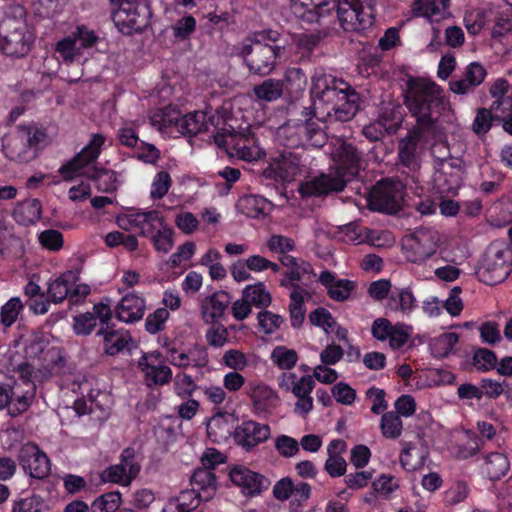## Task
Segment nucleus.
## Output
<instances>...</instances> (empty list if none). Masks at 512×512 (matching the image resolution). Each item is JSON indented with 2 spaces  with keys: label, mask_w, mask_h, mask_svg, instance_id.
<instances>
[{
  "label": "nucleus",
  "mask_w": 512,
  "mask_h": 512,
  "mask_svg": "<svg viewBox=\"0 0 512 512\" xmlns=\"http://www.w3.org/2000/svg\"><path fill=\"white\" fill-rule=\"evenodd\" d=\"M275 448L283 457H292L299 452V443L290 436L281 435L275 441Z\"/></svg>",
  "instance_id": "obj_63"
},
{
  "label": "nucleus",
  "mask_w": 512,
  "mask_h": 512,
  "mask_svg": "<svg viewBox=\"0 0 512 512\" xmlns=\"http://www.w3.org/2000/svg\"><path fill=\"white\" fill-rule=\"evenodd\" d=\"M283 322L284 319L282 316L274 314L271 311L265 310L258 313V324L265 334H272L280 328Z\"/></svg>",
  "instance_id": "obj_55"
},
{
  "label": "nucleus",
  "mask_w": 512,
  "mask_h": 512,
  "mask_svg": "<svg viewBox=\"0 0 512 512\" xmlns=\"http://www.w3.org/2000/svg\"><path fill=\"white\" fill-rule=\"evenodd\" d=\"M304 295L306 294L298 291H291L290 293L289 313L291 325L294 328H299L305 319Z\"/></svg>",
  "instance_id": "obj_42"
},
{
  "label": "nucleus",
  "mask_w": 512,
  "mask_h": 512,
  "mask_svg": "<svg viewBox=\"0 0 512 512\" xmlns=\"http://www.w3.org/2000/svg\"><path fill=\"white\" fill-rule=\"evenodd\" d=\"M209 325L210 327L205 333V339L207 343L214 348L223 347L228 342V329L224 325L217 322Z\"/></svg>",
  "instance_id": "obj_49"
},
{
  "label": "nucleus",
  "mask_w": 512,
  "mask_h": 512,
  "mask_svg": "<svg viewBox=\"0 0 512 512\" xmlns=\"http://www.w3.org/2000/svg\"><path fill=\"white\" fill-rule=\"evenodd\" d=\"M172 235V229L167 226L162 217V225L157 224L156 232L151 237L155 249L159 252L168 253L174 244Z\"/></svg>",
  "instance_id": "obj_43"
},
{
  "label": "nucleus",
  "mask_w": 512,
  "mask_h": 512,
  "mask_svg": "<svg viewBox=\"0 0 512 512\" xmlns=\"http://www.w3.org/2000/svg\"><path fill=\"white\" fill-rule=\"evenodd\" d=\"M332 394L337 402L344 405H351L356 398V391L344 382L337 383L332 388Z\"/></svg>",
  "instance_id": "obj_64"
},
{
  "label": "nucleus",
  "mask_w": 512,
  "mask_h": 512,
  "mask_svg": "<svg viewBox=\"0 0 512 512\" xmlns=\"http://www.w3.org/2000/svg\"><path fill=\"white\" fill-rule=\"evenodd\" d=\"M144 311V299L136 294H127L117 305L115 313L118 320L133 323L142 319Z\"/></svg>",
  "instance_id": "obj_27"
},
{
  "label": "nucleus",
  "mask_w": 512,
  "mask_h": 512,
  "mask_svg": "<svg viewBox=\"0 0 512 512\" xmlns=\"http://www.w3.org/2000/svg\"><path fill=\"white\" fill-rule=\"evenodd\" d=\"M254 95L257 99L265 102H273L283 95V83L277 79H266L261 84L255 85L253 88Z\"/></svg>",
  "instance_id": "obj_39"
},
{
  "label": "nucleus",
  "mask_w": 512,
  "mask_h": 512,
  "mask_svg": "<svg viewBox=\"0 0 512 512\" xmlns=\"http://www.w3.org/2000/svg\"><path fill=\"white\" fill-rule=\"evenodd\" d=\"M243 297L258 308H266L272 302L269 291L266 290L263 283L259 282L254 285H248L243 290Z\"/></svg>",
  "instance_id": "obj_40"
},
{
  "label": "nucleus",
  "mask_w": 512,
  "mask_h": 512,
  "mask_svg": "<svg viewBox=\"0 0 512 512\" xmlns=\"http://www.w3.org/2000/svg\"><path fill=\"white\" fill-rule=\"evenodd\" d=\"M105 142V137L102 134H93L90 142L70 161L62 165L59 169V173L63 176V179L70 181L79 173V171L92 162H94Z\"/></svg>",
  "instance_id": "obj_14"
},
{
  "label": "nucleus",
  "mask_w": 512,
  "mask_h": 512,
  "mask_svg": "<svg viewBox=\"0 0 512 512\" xmlns=\"http://www.w3.org/2000/svg\"><path fill=\"white\" fill-rule=\"evenodd\" d=\"M403 193L404 187L401 182L380 181L371 192L370 205L376 211L394 214L401 208Z\"/></svg>",
  "instance_id": "obj_10"
},
{
  "label": "nucleus",
  "mask_w": 512,
  "mask_h": 512,
  "mask_svg": "<svg viewBox=\"0 0 512 512\" xmlns=\"http://www.w3.org/2000/svg\"><path fill=\"white\" fill-rule=\"evenodd\" d=\"M230 304V295L225 291H217L201 301L202 319L206 324H213L221 319Z\"/></svg>",
  "instance_id": "obj_22"
},
{
  "label": "nucleus",
  "mask_w": 512,
  "mask_h": 512,
  "mask_svg": "<svg viewBox=\"0 0 512 512\" xmlns=\"http://www.w3.org/2000/svg\"><path fill=\"white\" fill-rule=\"evenodd\" d=\"M87 176L95 180L97 189L100 191L112 192L116 189V176L112 171L94 169L91 174L87 173Z\"/></svg>",
  "instance_id": "obj_50"
},
{
  "label": "nucleus",
  "mask_w": 512,
  "mask_h": 512,
  "mask_svg": "<svg viewBox=\"0 0 512 512\" xmlns=\"http://www.w3.org/2000/svg\"><path fill=\"white\" fill-rule=\"evenodd\" d=\"M96 327V317L91 312H86L74 317L73 328L77 335H89Z\"/></svg>",
  "instance_id": "obj_59"
},
{
  "label": "nucleus",
  "mask_w": 512,
  "mask_h": 512,
  "mask_svg": "<svg viewBox=\"0 0 512 512\" xmlns=\"http://www.w3.org/2000/svg\"><path fill=\"white\" fill-rule=\"evenodd\" d=\"M277 142L290 149L304 145L320 148L326 143L325 132L313 121H288L278 127L276 131Z\"/></svg>",
  "instance_id": "obj_5"
},
{
  "label": "nucleus",
  "mask_w": 512,
  "mask_h": 512,
  "mask_svg": "<svg viewBox=\"0 0 512 512\" xmlns=\"http://www.w3.org/2000/svg\"><path fill=\"white\" fill-rule=\"evenodd\" d=\"M35 36L29 29L23 7L14 8V15H6L0 23V52L11 59L26 57Z\"/></svg>",
  "instance_id": "obj_4"
},
{
  "label": "nucleus",
  "mask_w": 512,
  "mask_h": 512,
  "mask_svg": "<svg viewBox=\"0 0 512 512\" xmlns=\"http://www.w3.org/2000/svg\"><path fill=\"white\" fill-rule=\"evenodd\" d=\"M101 337L103 352L109 356H114L125 349H130L132 337L129 331L125 329H115L114 326L107 325L102 327L96 333Z\"/></svg>",
  "instance_id": "obj_17"
},
{
  "label": "nucleus",
  "mask_w": 512,
  "mask_h": 512,
  "mask_svg": "<svg viewBox=\"0 0 512 512\" xmlns=\"http://www.w3.org/2000/svg\"><path fill=\"white\" fill-rule=\"evenodd\" d=\"M330 0H290L292 13L309 22L317 21L330 13Z\"/></svg>",
  "instance_id": "obj_23"
},
{
  "label": "nucleus",
  "mask_w": 512,
  "mask_h": 512,
  "mask_svg": "<svg viewBox=\"0 0 512 512\" xmlns=\"http://www.w3.org/2000/svg\"><path fill=\"white\" fill-rule=\"evenodd\" d=\"M43 502L40 496L29 495L14 502L12 512H41Z\"/></svg>",
  "instance_id": "obj_62"
},
{
  "label": "nucleus",
  "mask_w": 512,
  "mask_h": 512,
  "mask_svg": "<svg viewBox=\"0 0 512 512\" xmlns=\"http://www.w3.org/2000/svg\"><path fill=\"white\" fill-rule=\"evenodd\" d=\"M283 83V93L286 92L287 96L296 101L300 99L307 87V77L304 71L298 67H290L286 70Z\"/></svg>",
  "instance_id": "obj_28"
},
{
  "label": "nucleus",
  "mask_w": 512,
  "mask_h": 512,
  "mask_svg": "<svg viewBox=\"0 0 512 512\" xmlns=\"http://www.w3.org/2000/svg\"><path fill=\"white\" fill-rule=\"evenodd\" d=\"M269 436L270 427L255 421L243 422L235 430V441L247 449L266 441Z\"/></svg>",
  "instance_id": "obj_19"
},
{
  "label": "nucleus",
  "mask_w": 512,
  "mask_h": 512,
  "mask_svg": "<svg viewBox=\"0 0 512 512\" xmlns=\"http://www.w3.org/2000/svg\"><path fill=\"white\" fill-rule=\"evenodd\" d=\"M120 228L124 230L139 229L141 236H148L153 233L157 224L162 225V216L156 210L128 214L117 219Z\"/></svg>",
  "instance_id": "obj_16"
},
{
  "label": "nucleus",
  "mask_w": 512,
  "mask_h": 512,
  "mask_svg": "<svg viewBox=\"0 0 512 512\" xmlns=\"http://www.w3.org/2000/svg\"><path fill=\"white\" fill-rule=\"evenodd\" d=\"M56 52L66 63H72L82 55L81 47L76 43L75 37L69 36L63 38L56 44Z\"/></svg>",
  "instance_id": "obj_45"
},
{
  "label": "nucleus",
  "mask_w": 512,
  "mask_h": 512,
  "mask_svg": "<svg viewBox=\"0 0 512 512\" xmlns=\"http://www.w3.org/2000/svg\"><path fill=\"white\" fill-rule=\"evenodd\" d=\"M309 320L313 325L323 328L327 333L334 331V328L336 327V321L331 313L322 307L312 311L309 315Z\"/></svg>",
  "instance_id": "obj_54"
},
{
  "label": "nucleus",
  "mask_w": 512,
  "mask_h": 512,
  "mask_svg": "<svg viewBox=\"0 0 512 512\" xmlns=\"http://www.w3.org/2000/svg\"><path fill=\"white\" fill-rule=\"evenodd\" d=\"M310 496L311 486L306 482L299 481L294 483L293 493H291L290 496V504L294 509H298L307 503Z\"/></svg>",
  "instance_id": "obj_61"
},
{
  "label": "nucleus",
  "mask_w": 512,
  "mask_h": 512,
  "mask_svg": "<svg viewBox=\"0 0 512 512\" xmlns=\"http://www.w3.org/2000/svg\"><path fill=\"white\" fill-rule=\"evenodd\" d=\"M231 481L242 489L246 495L259 494L267 488V480L259 473L243 466H236L229 473Z\"/></svg>",
  "instance_id": "obj_18"
},
{
  "label": "nucleus",
  "mask_w": 512,
  "mask_h": 512,
  "mask_svg": "<svg viewBox=\"0 0 512 512\" xmlns=\"http://www.w3.org/2000/svg\"><path fill=\"white\" fill-rule=\"evenodd\" d=\"M320 283L327 288L329 297L335 301H346L356 285L348 279L336 280L335 274L329 270L323 271L319 276Z\"/></svg>",
  "instance_id": "obj_25"
},
{
  "label": "nucleus",
  "mask_w": 512,
  "mask_h": 512,
  "mask_svg": "<svg viewBox=\"0 0 512 512\" xmlns=\"http://www.w3.org/2000/svg\"><path fill=\"white\" fill-rule=\"evenodd\" d=\"M263 34H257L253 38H247L239 51L250 73L267 76L275 68L276 59L281 47L262 43Z\"/></svg>",
  "instance_id": "obj_6"
},
{
  "label": "nucleus",
  "mask_w": 512,
  "mask_h": 512,
  "mask_svg": "<svg viewBox=\"0 0 512 512\" xmlns=\"http://www.w3.org/2000/svg\"><path fill=\"white\" fill-rule=\"evenodd\" d=\"M277 175L284 181H291L301 174L304 168L302 156L291 150H283L275 159Z\"/></svg>",
  "instance_id": "obj_24"
},
{
  "label": "nucleus",
  "mask_w": 512,
  "mask_h": 512,
  "mask_svg": "<svg viewBox=\"0 0 512 512\" xmlns=\"http://www.w3.org/2000/svg\"><path fill=\"white\" fill-rule=\"evenodd\" d=\"M411 248L415 252V258L412 260L415 263L425 261L435 254L439 236L434 230L420 229L415 231L411 237Z\"/></svg>",
  "instance_id": "obj_21"
},
{
  "label": "nucleus",
  "mask_w": 512,
  "mask_h": 512,
  "mask_svg": "<svg viewBox=\"0 0 512 512\" xmlns=\"http://www.w3.org/2000/svg\"><path fill=\"white\" fill-rule=\"evenodd\" d=\"M428 455L429 452L425 446L409 443L400 455V462L405 470L417 471L424 466Z\"/></svg>",
  "instance_id": "obj_33"
},
{
  "label": "nucleus",
  "mask_w": 512,
  "mask_h": 512,
  "mask_svg": "<svg viewBox=\"0 0 512 512\" xmlns=\"http://www.w3.org/2000/svg\"><path fill=\"white\" fill-rule=\"evenodd\" d=\"M23 310V304L19 297H12L2 307L0 311V320L5 327L12 326L20 312Z\"/></svg>",
  "instance_id": "obj_48"
},
{
  "label": "nucleus",
  "mask_w": 512,
  "mask_h": 512,
  "mask_svg": "<svg viewBox=\"0 0 512 512\" xmlns=\"http://www.w3.org/2000/svg\"><path fill=\"white\" fill-rule=\"evenodd\" d=\"M449 2L450 0H415L413 11L417 16L443 17L448 10Z\"/></svg>",
  "instance_id": "obj_38"
},
{
  "label": "nucleus",
  "mask_w": 512,
  "mask_h": 512,
  "mask_svg": "<svg viewBox=\"0 0 512 512\" xmlns=\"http://www.w3.org/2000/svg\"><path fill=\"white\" fill-rule=\"evenodd\" d=\"M207 130L206 114L202 111L180 115L178 131L183 135H196Z\"/></svg>",
  "instance_id": "obj_36"
},
{
  "label": "nucleus",
  "mask_w": 512,
  "mask_h": 512,
  "mask_svg": "<svg viewBox=\"0 0 512 512\" xmlns=\"http://www.w3.org/2000/svg\"><path fill=\"white\" fill-rule=\"evenodd\" d=\"M380 427L384 437L397 439L402 432V421L399 415L389 411L382 415Z\"/></svg>",
  "instance_id": "obj_46"
},
{
  "label": "nucleus",
  "mask_w": 512,
  "mask_h": 512,
  "mask_svg": "<svg viewBox=\"0 0 512 512\" xmlns=\"http://www.w3.org/2000/svg\"><path fill=\"white\" fill-rule=\"evenodd\" d=\"M329 8L336 9L340 26L347 32L364 31L373 24L371 0L330 1Z\"/></svg>",
  "instance_id": "obj_7"
},
{
  "label": "nucleus",
  "mask_w": 512,
  "mask_h": 512,
  "mask_svg": "<svg viewBox=\"0 0 512 512\" xmlns=\"http://www.w3.org/2000/svg\"><path fill=\"white\" fill-rule=\"evenodd\" d=\"M248 396L251 398L255 411L259 414L268 413L279 403L277 393L264 384H249Z\"/></svg>",
  "instance_id": "obj_26"
},
{
  "label": "nucleus",
  "mask_w": 512,
  "mask_h": 512,
  "mask_svg": "<svg viewBox=\"0 0 512 512\" xmlns=\"http://www.w3.org/2000/svg\"><path fill=\"white\" fill-rule=\"evenodd\" d=\"M152 12L148 0L125 3L112 13L115 25L123 33L141 32L150 24Z\"/></svg>",
  "instance_id": "obj_9"
},
{
  "label": "nucleus",
  "mask_w": 512,
  "mask_h": 512,
  "mask_svg": "<svg viewBox=\"0 0 512 512\" xmlns=\"http://www.w3.org/2000/svg\"><path fill=\"white\" fill-rule=\"evenodd\" d=\"M180 111L172 106L155 111L150 116V123L163 133L178 131Z\"/></svg>",
  "instance_id": "obj_31"
},
{
  "label": "nucleus",
  "mask_w": 512,
  "mask_h": 512,
  "mask_svg": "<svg viewBox=\"0 0 512 512\" xmlns=\"http://www.w3.org/2000/svg\"><path fill=\"white\" fill-rule=\"evenodd\" d=\"M510 463L503 453L493 452L486 456L484 471L491 480H499L509 471Z\"/></svg>",
  "instance_id": "obj_37"
},
{
  "label": "nucleus",
  "mask_w": 512,
  "mask_h": 512,
  "mask_svg": "<svg viewBox=\"0 0 512 512\" xmlns=\"http://www.w3.org/2000/svg\"><path fill=\"white\" fill-rule=\"evenodd\" d=\"M310 93L317 118L327 122L350 121L363 102L348 82L321 68L316 69L311 77Z\"/></svg>",
  "instance_id": "obj_1"
},
{
  "label": "nucleus",
  "mask_w": 512,
  "mask_h": 512,
  "mask_svg": "<svg viewBox=\"0 0 512 512\" xmlns=\"http://www.w3.org/2000/svg\"><path fill=\"white\" fill-rule=\"evenodd\" d=\"M191 485L204 501H208L215 495L216 477L211 468L204 466L195 470L191 477Z\"/></svg>",
  "instance_id": "obj_30"
},
{
  "label": "nucleus",
  "mask_w": 512,
  "mask_h": 512,
  "mask_svg": "<svg viewBox=\"0 0 512 512\" xmlns=\"http://www.w3.org/2000/svg\"><path fill=\"white\" fill-rule=\"evenodd\" d=\"M121 494L111 491L97 497L91 504L92 512H115L121 505Z\"/></svg>",
  "instance_id": "obj_41"
},
{
  "label": "nucleus",
  "mask_w": 512,
  "mask_h": 512,
  "mask_svg": "<svg viewBox=\"0 0 512 512\" xmlns=\"http://www.w3.org/2000/svg\"><path fill=\"white\" fill-rule=\"evenodd\" d=\"M70 287L68 281L61 276L51 282L48 286L47 294L49 301L53 303H61L64 299H69Z\"/></svg>",
  "instance_id": "obj_52"
},
{
  "label": "nucleus",
  "mask_w": 512,
  "mask_h": 512,
  "mask_svg": "<svg viewBox=\"0 0 512 512\" xmlns=\"http://www.w3.org/2000/svg\"><path fill=\"white\" fill-rule=\"evenodd\" d=\"M510 257L508 249L499 244L490 245L476 269L478 279L487 285L503 282L512 270Z\"/></svg>",
  "instance_id": "obj_8"
},
{
  "label": "nucleus",
  "mask_w": 512,
  "mask_h": 512,
  "mask_svg": "<svg viewBox=\"0 0 512 512\" xmlns=\"http://www.w3.org/2000/svg\"><path fill=\"white\" fill-rule=\"evenodd\" d=\"M405 105L416 119L413 127L433 132L444 106L442 89L435 82L410 78L405 92Z\"/></svg>",
  "instance_id": "obj_3"
},
{
  "label": "nucleus",
  "mask_w": 512,
  "mask_h": 512,
  "mask_svg": "<svg viewBox=\"0 0 512 512\" xmlns=\"http://www.w3.org/2000/svg\"><path fill=\"white\" fill-rule=\"evenodd\" d=\"M497 357L491 350L480 348L473 356V365L480 371H488L495 367Z\"/></svg>",
  "instance_id": "obj_56"
},
{
  "label": "nucleus",
  "mask_w": 512,
  "mask_h": 512,
  "mask_svg": "<svg viewBox=\"0 0 512 512\" xmlns=\"http://www.w3.org/2000/svg\"><path fill=\"white\" fill-rule=\"evenodd\" d=\"M169 317V312L166 308H158L152 314H149L145 321L146 330L155 334L164 328V324Z\"/></svg>",
  "instance_id": "obj_58"
},
{
  "label": "nucleus",
  "mask_w": 512,
  "mask_h": 512,
  "mask_svg": "<svg viewBox=\"0 0 512 512\" xmlns=\"http://www.w3.org/2000/svg\"><path fill=\"white\" fill-rule=\"evenodd\" d=\"M18 462L24 472L32 478L43 479L51 471L47 455L34 443L23 444L18 452Z\"/></svg>",
  "instance_id": "obj_13"
},
{
  "label": "nucleus",
  "mask_w": 512,
  "mask_h": 512,
  "mask_svg": "<svg viewBox=\"0 0 512 512\" xmlns=\"http://www.w3.org/2000/svg\"><path fill=\"white\" fill-rule=\"evenodd\" d=\"M159 353H144L138 360V366L144 374V379L148 387L162 386L169 383L172 379V370L166 365L158 362Z\"/></svg>",
  "instance_id": "obj_15"
},
{
  "label": "nucleus",
  "mask_w": 512,
  "mask_h": 512,
  "mask_svg": "<svg viewBox=\"0 0 512 512\" xmlns=\"http://www.w3.org/2000/svg\"><path fill=\"white\" fill-rule=\"evenodd\" d=\"M172 180L168 172L160 171L154 177L151 184L150 197L153 200L162 199L169 191Z\"/></svg>",
  "instance_id": "obj_51"
},
{
  "label": "nucleus",
  "mask_w": 512,
  "mask_h": 512,
  "mask_svg": "<svg viewBox=\"0 0 512 512\" xmlns=\"http://www.w3.org/2000/svg\"><path fill=\"white\" fill-rule=\"evenodd\" d=\"M331 145L330 154L334 163V171L301 183L298 191L302 196L318 197L331 192H340L348 181L359 174L363 160L358 149L342 138H335Z\"/></svg>",
  "instance_id": "obj_2"
},
{
  "label": "nucleus",
  "mask_w": 512,
  "mask_h": 512,
  "mask_svg": "<svg viewBox=\"0 0 512 512\" xmlns=\"http://www.w3.org/2000/svg\"><path fill=\"white\" fill-rule=\"evenodd\" d=\"M493 120L494 116L490 110L486 108L479 109L472 124L473 132L479 136L486 134L490 130Z\"/></svg>",
  "instance_id": "obj_57"
},
{
  "label": "nucleus",
  "mask_w": 512,
  "mask_h": 512,
  "mask_svg": "<svg viewBox=\"0 0 512 512\" xmlns=\"http://www.w3.org/2000/svg\"><path fill=\"white\" fill-rule=\"evenodd\" d=\"M271 360L280 369L289 370L296 365L298 361V354L293 349H288L285 346H277L271 353Z\"/></svg>",
  "instance_id": "obj_44"
},
{
  "label": "nucleus",
  "mask_w": 512,
  "mask_h": 512,
  "mask_svg": "<svg viewBox=\"0 0 512 512\" xmlns=\"http://www.w3.org/2000/svg\"><path fill=\"white\" fill-rule=\"evenodd\" d=\"M239 205L242 212L251 218L266 216L272 208V203L259 195L245 196Z\"/></svg>",
  "instance_id": "obj_35"
},
{
  "label": "nucleus",
  "mask_w": 512,
  "mask_h": 512,
  "mask_svg": "<svg viewBox=\"0 0 512 512\" xmlns=\"http://www.w3.org/2000/svg\"><path fill=\"white\" fill-rule=\"evenodd\" d=\"M42 206L38 199L25 200L17 205L14 219L22 225L34 224L41 218Z\"/></svg>",
  "instance_id": "obj_34"
},
{
  "label": "nucleus",
  "mask_w": 512,
  "mask_h": 512,
  "mask_svg": "<svg viewBox=\"0 0 512 512\" xmlns=\"http://www.w3.org/2000/svg\"><path fill=\"white\" fill-rule=\"evenodd\" d=\"M426 133H430V131L412 127L408 134L398 142L397 151L399 165L405 168L406 170L403 172L407 173L412 178H414L421 166V150L419 144Z\"/></svg>",
  "instance_id": "obj_11"
},
{
  "label": "nucleus",
  "mask_w": 512,
  "mask_h": 512,
  "mask_svg": "<svg viewBox=\"0 0 512 512\" xmlns=\"http://www.w3.org/2000/svg\"><path fill=\"white\" fill-rule=\"evenodd\" d=\"M267 247L271 252L280 256L287 254L295 249V241L284 235H271L267 240Z\"/></svg>",
  "instance_id": "obj_53"
},
{
  "label": "nucleus",
  "mask_w": 512,
  "mask_h": 512,
  "mask_svg": "<svg viewBox=\"0 0 512 512\" xmlns=\"http://www.w3.org/2000/svg\"><path fill=\"white\" fill-rule=\"evenodd\" d=\"M253 144V137L248 130L235 132L230 136L228 153L245 161H252L257 157V151L250 145Z\"/></svg>",
  "instance_id": "obj_29"
},
{
  "label": "nucleus",
  "mask_w": 512,
  "mask_h": 512,
  "mask_svg": "<svg viewBox=\"0 0 512 512\" xmlns=\"http://www.w3.org/2000/svg\"><path fill=\"white\" fill-rule=\"evenodd\" d=\"M282 388L290 390L298 398L295 403L296 413L307 415L313 409V399L310 396L315 386V381L310 375L297 379L294 373H283L280 383Z\"/></svg>",
  "instance_id": "obj_12"
},
{
  "label": "nucleus",
  "mask_w": 512,
  "mask_h": 512,
  "mask_svg": "<svg viewBox=\"0 0 512 512\" xmlns=\"http://www.w3.org/2000/svg\"><path fill=\"white\" fill-rule=\"evenodd\" d=\"M458 334L449 332L437 337L432 343V352L436 357H447L458 342Z\"/></svg>",
  "instance_id": "obj_47"
},
{
  "label": "nucleus",
  "mask_w": 512,
  "mask_h": 512,
  "mask_svg": "<svg viewBox=\"0 0 512 512\" xmlns=\"http://www.w3.org/2000/svg\"><path fill=\"white\" fill-rule=\"evenodd\" d=\"M486 75L487 71L481 63L472 62L466 66L462 78L450 81V90L459 95L468 94L482 84Z\"/></svg>",
  "instance_id": "obj_20"
},
{
  "label": "nucleus",
  "mask_w": 512,
  "mask_h": 512,
  "mask_svg": "<svg viewBox=\"0 0 512 512\" xmlns=\"http://www.w3.org/2000/svg\"><path fill=\"white\" fill-rule=\"evenodd\" d=\"M179 503L180 509L184 512H190L196 509L201 501L204 499L196 492V489L184 490L177 498H174Z\"/></svg>",
  "instance_id": "obj_60"
},
{
  "label": "nucleus",
  "mask_w": 512,
  "mask_h": 512,
  "mask_svg": "<svg viewBox=\"0 0 512 512\" xmlns=\"http://www.w3.org/2000/svg\"><path fill=\"white\" fill-rule=\"evenodd\" d=\"M416 306V298L408 288H395L387 299L386 308L394 312L409 314Z\"/></svg>",
  "instance_id": "obj_32"
}]
</instances>
